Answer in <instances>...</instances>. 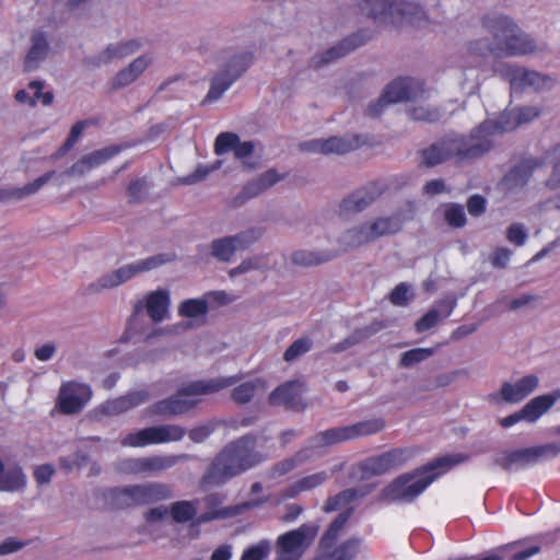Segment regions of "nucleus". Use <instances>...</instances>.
<instances>
[{
	"instance_id": "f257e3e1",
	"label": "nucleus",
	"mask_w": 560,
	"mask_h": 560,
	"mask_svg": "<svg viewBox=\"0 0 560 560\" xmlns=\"http://www.w3.org/2000/svg\"><path fill=\"white\" fill-rule=\"evenodd\" d=\"M540 115L536 106H523L503 112L495 119H487L468 136L450 133L421 151L423 164L435 166L450 160L456 163L479 159L494 148L493 138L515 130Z\"/></svg>"
},
{
	"instance_id": "f03ea898",
	"label": "nucleus",
	"mask_w": 560,
	"mask_h": 560,
	"mask_svg": "<svg viewBox=\"0 0 560 560\" xmlns=\"http://www.w3.org/2000/svg\"><path fill=\"white\" fill-rule=\"evenodd\" d=\"M257 436L248 433L229 442L212 459L203 480L212 486H222L264 462L256 450Z\"/></svg>"
},
{
	"instance_id": "7ed1b4c3",
	"label": "nucleus",
	"mask_w": 560,
	"mask_h": 560,
	"mask_svg": "<svg viewBox=\"0 0 560 560\" xmlns=\"http://www.w3.org/2000/svg\"><path fill=\"white\" fill-rule=\"evenodd\" d=\"M466 460V456L460 454L446 455L436 458L422 470H417L413 474H404L394 479L387 487H385L380 495V502H411L424 489L433 482V480L443 471L448 470L455 465Z\"/></svg>"
},
{
	"instance_id": "20e7f679",
	"label": "nucleus",
	"mask_w": 560,
	"mask_h": 560,
	"mask_svg": "<svg viewBox=\"0 0 560 560\" xmlns=\"http://www.w3.org/2000/svg\"><path fill=\"white\" fill-rule=\"evenodd\" d=\"M482 26L490 37L493 55L521 57L537 51L536 40L510 15H487L482 19Z\"/></svg>"
},
{
	"instance_id": "39448f33",
	"label": "nucleus",
	"mask_w": 560,
	"mask_h": 560,
	"mask_svg": "<svg viewBox=\"0 0 560 560\" xmlns=\"http://www.w3.org/2000/svg\"><path fill=\"white\" fill-rule=\"evenodd\" d=\"M240 380L238 376H220L211 380L191 382L182 386L177 393L160 400L151 407L152 413L161 416H178L195 408L200 401L198 395H209L231 387Z\"/></svg>"
},
{
	"instance_id": "423d86ee",
	"label": "nucleus",
	"mask_w": 560,
	"mask_h": 560,
	"mask_svg": "<svg viewBox=\"0 0 560 560\" xmlns=\"http://www.w3.org/2000/svg\"><path fill=\"white\" fill-rule=\"evenodd\" d=\"M253 52L248 50L228 49L218 55V70L210 80L206 101L214 102L222 97L231 85L252 66Z\"/></svg>"
},
{
	"instance_id": "0eeeda50",
	"label": "nucleus",
	"mask_w": 560,
	"mask_h": 560,
	"mask_svg": "<svg viewBox=\"0 0 560 560\" xmlns=\"http://www.w3.org/2000/svg\"><path fill=\"white\" fill-rule=\"evenodd\" d=\"M175 260V254L162 253L124 265L102 275L100 278L91 282L86 287L85 291L89 294H101L105 291L118 288L140 273L154 270Z\"/></svg>"
},
{
	"instance_id": "6e6552de",
	"label": "nucleus",
	"mask_w": 560,
	"mask_h": 560,
	"mask_svg": "<svg viewBox=\"0 0 560 560\" xmlns=\"http://www.w3.org/2000/svg\"><path fill=\"white\" fill-rule=\"evenodd\" d=\"M350 511L339 514L319 539L317 553L313 560H353L361 550L362 539L351 537L337 545Z\"/></svg>"
},
{
	"instance_id": "1a4fd4ad",
	"label": "nucleus",
	"mask_w": 560,
	"mask_h": 560,
	"mask_svg": "<svg viewBox=\"0 0 560 560\" xmlns=\"http://www.w3.org/2000/svg\"><path fill=\"white\" fill-rule=\"evenodd\" d=\"M171 498L172 487L159 481L128 485L113 490V500L118 508L149 505Z\"/></svg>"
},
{
	"instance_id": "9d476101",
	"label": "nucleus",
	"mask_w": 560,
	"mask_h": 560,
	"mask_svg": "<svg viewBox=\"0 0 560 560\" xmlns=\"http://www.w3.org/2000/svg\"><path fill=\"white\" fill-rule=\"evenodd\" d=\"M425 96L423 83L411 78H398L392 81L383 94L368 107V115L377 117L389 104L422 101Z\"/></svg>"
},
{
	"instance_id": "9b49d317",
	"label": "nucleus",
	"mask_w": 560,
	"mask_h": 560,
	"mask_svg": "<svg viewBox=\"0 0 560 560\" xmlns=\"http://www.w3.org/2000/svg\"><path fill=\"white\" fill-rule=\"evenodd\" d=\"M189 458L188 454L130 457L119 460L116 468L125 475L148 477L159 475Z\"/></svg>"
},
{
	"instance_id": "f8f14e48",
	"label": "nucleus",
	"mask_w": 560,
	"mask_h": 560,
	"mask_svg": "<svg viewBox=\"0 0 560 560\" xmlns=\"http://www.w3.org/2000/svg\"><path fill=\"white\" fill-rule=\"evenodd\" d=\"M498 72L509 82L511 90L514 92H525L527 90L545 92L551 90L555 85V79L550 75L518 65L501 63Z\"/></svg>"
},
{
	"instance_id": "ddd939ff",
	"label": "nucleus",
	"mask_w": 560,
	"mask_h": 560,
	"mask_svg": "<svg viewBox=\"0 0 560 560\" xmlns=\"http://www.w3.org/2000/svg\"><path fill=\"white\" fill-rule=\"evenodd\" d=\"M317 533V525L303 524L296 529L280 535L276 541L277 560H300L313 544Z\"/></svg>"
},
{
	"instance_id": "4468645a",
	"label": "nucleus",
	"mask_w": 560,
	"mask_h": 560,
	"mask_svg": "<svg viewBox=\"0 0 560 560\" xmlns=\"http://www.w3.org/2000/svg\"><path fill=\"white\" fill-rule=\"evenodd\" d=\"M559 454L560 444L553 442L503 453L494 458V464L504 470H512L535 464L539 460L556 457Z\"/></svg>"
},
{
	"instance_id": "2eb2a0df",
	"label": "nucleus",
	"mask_w": 560,
	"mask_h": 560,
	"mask_svg": "<svg viewBox=\"0 0 560 560\" xmlns=\"http://www.w3.org/2000/svg\"><path fill=\"white\" fill-rule=\"evenodd\" d=\"M186 434V429L178 424L153 425L127 434L121 440V445L142 447L150 444L179 442Z\"/></svg>"
},
{
	"instance_id": "dca6fc26",
	"label": "nucleus",
	"mask_w": 560,
	"mask_h": 560,
	"mask_svg": "<svg viewBox=\"0 0 560 560\" xmlns=\"http://www.w3.org/2000/svg\"><path fill=\"white\" fill-rule=\"evenodd\" d=\"M92 395L89 385L74 381L66 382L59 388L56 406L65 415H77L91 400Z\"/></svg>"
},
{
	"instance_id": "f3484780",
	"label": "nucleus",
	"mask_w": 560,
	"mask_h": 560,
	"mask_svg": "<svg viewBox=\"0 0 560 560\" xmlns=\"http://www.w3.org/2000/svg\"><path fill=\"white\" fill-rule=\"evenodd\" d=\"M409 454L407 450L393 448L377 456H372L360 463L363 478L381 476L405 464Z\"/></svg>"
},
{
	"instance_id": "a211bd4d",
	"label": "nucleus",
	"mask_w": 560,
	"mask_h": 560,
	"mask_svg": "<svg viewBox=\"0 0 560 560\" xmlns=\"http://www.w3.org/2000/svg\"><path fill=\"white\" fill-rule=\"evenodd\" d=\"M361 144L359 136L330 137L327 139H312L301 143V149L310 153L346 154Z\"/></svg>"
},
{
	"instance_id": "6ab92c4d",
	"label": "nucleus",
	"mask_w": 560,
	"mask_h": 560,
	"mask_svg": "<svg viewBox=\"0 0 560 560\" xmlns=\"http://www.w3.org/2000/svg\"><path fill=\"white\" fill-rule=\"evenodd\" d=\"M390 26L408 23L412 26L428 27L432 21L421 4L411 0H394Z\"/></svg>"
},
{
	"instance_id": "aec40b11",
	"label": "nucleus",
	"mask_w": 560,
	"mask_h": 560,
	"mask_svg": "<svg viewBox=\"0 0 560 560\" xmlns=\"http://www.w3.org/2000/svg\"><path fill=\"white\" fill-rule=\"evenodd\" d=\"M170 291L166 289H158L145 294L143 299L135 305L133 313L138 314L144 310L149 318L153 323L159 324L170 317Z\"/></svg>"
},
{
	"instance_id": "412c9836",
	"label": "nucleus",
	"mask_w": 560,
	"mask_h": 560,
	"mask_svg": "<svg viewBox=\"0 0 560 560\" xmlns=\"http://www.w3.org/2000/svg\"><path fill=\"white\" fill-rule=\"evenodd\" d=\"M383 192L384 189L380 184L370 183L343 198L339 203V211L341 214L362 212L374 203Z\"/></svg>"
},
{
	"instance_id": "4be33fe9",
	"label": "nucleus",
	"mask_w": 560,
	"mask_h": 560,
	"mask_svg": "<svg viewBox=\"0 0 560 560\" xmlns=\"http://www.w3.org/2000/svg\"><path fill=\"white\" fill-rule=\"evenodd\" d=\"M540 166L536 159H526L514 165L502 178L500 186L505 195L520 192L529 182L534 171Z\"/></svg>"
},
{
	"instance_id": "5701e85b",
	"label": "nucleus",
	"mask_w": 560,
	"mask_h": 560,
	"mask_svg": "<svg viewBox=\"0 0 560 560\" xmlns=\"http://www.w3.org/2000/svg\"><path fill=\"white\" fill-rule=\"evenodd\" d=\"M149 393L147 390H137L128 393L114 399L106 400L97 408L94 409L95 418L113 417L126 412L137 406H140L149 400Z\"/></svg>"
},
{
	"instance_id": "b1692460",
	"label": "nucleus",
	"mask_w": 560,
	"mask_h": 560,
	"mask_svg": "<svg viewBox=\"0 0 560 560\" xmlns=\"http://www.w3.org/2000/svg\"><path fill=\"white\" fill-rule=\"evenodd\" d=\"M539 385V378L535 374H528L514 383L503 382L498 394L491 395L492 400L499 397L508 404H517L536 390Z\"/></svg>"
},
{
	"instance_id": "393cba45",
	"label": "nucleus",
	"mask_w": 560,
	"mask_h": 560,
	"mask_svg": "<svg viewBox=\"0 0 560 560\" xmlns=\"http://www.w3.org/2000/svg\"><path fill=\"white\" fill-rule=\"evenodd\" d=\"M393 7L394 0H353L354 12L378 26H390Z\"/></svg>"
},
{
	"instance_id": "a878e982",
	"label": "nucleus",
	"mask_w": 560,
	"mask_h": 560,
	"mask_svg": "<svg viewBox=\"0 0 560 560\" xmlns=\"http://www.w3.org/2000/svg\"><path fill=\"white\" fill-rule=\"evenodd\" d=\"M25 483L26 477L22 468L11 463L10 452L5 447H0V491H19Z\"/></svg>"
},
{
	"instance_id": "bb28decb",
	"label": "nucleus",
	"mask_w": 560,
	"mask_h": 560,
	"mask_svg": "<svg viewBox=\"0 0 560 560\" xmlns=\"http://www.w3.org/2000/svg\"><path fill=\"white\" fill-rule=\"evenodd\" d=\"M368 40V37L363 33H353L339 43L323 51L322 54L315 55L312 58V65L315 68H320L328 65L362 46Z\"/></svg>"
},
{
	"instance_id": "cd10ccee",
	"label": "nucleus",
	"mask_w": 560,
	"mask_h": 560,
	"mask_svg": "<svg viewBox=\"0 0 560 560\" xmlns=\"http://www.w3.org/2000/svg\"><path fill=\"white\" fill-rule=\"evenodd\" d=\"M280 180L281 176L275 170H268L247 182L240 194L231 200L230 205L235 208L241 207L248 200L258 197Z\"/></svg>"
},
{
	"instance_id": "c85d7f7f",
	"label": "nucleus",
	"mask_w": 560,
	"mask_h": 560,
	"mask_svg": "<svg viewBox=\"0 0 560 560\" xmlns=\"http://www.w3.org/2000/svg\"><path fill=\"white\" fill-rule=\"evenodd\" d=\"M304 390L303 382L289 381L275 388L269 394L268 401L272 406H283L288 409L298 410L303 407L302 395Z\"/></svg>"
},
{
	"instance_id": "c756f323",
	"label": "nucleus",
	"mask_w": 560,
	"mask_h": 560,
	"mask_svg": "<svg viewBox=\"0 0 560 560\" xmlns=\"http://www.w3.org/2000/svg\"><path fill=\"white\" fill-rule=\"evenodd\" d=\"M412 214L406 215L401 211H396L390 215L375 217L368 222L373 241L395 235L402 230L406 221L410 220Z\"/></svg>"
},
{
	"instance_id": "7c9ffc66",
	"label": "nucleus",
	"mask_w": 560,
	"mask_h": 560,
	"mask_svg": "<svg viewBox=\"0 0 560 560\" xmlns=\"http://www.w3.org/2000/svg\"><path fill=\"white\" fill-rule=\"evenodd\" d=\"M56 175V171H49L33 182L22 187L0 188V203L9 201H22L37 194Z\"/></svg>"
},
{
	"instance_id": "2f4dec72",
	"label": "nucleus",
	"mask_w": 560,
	"mask_h": 560,
	"mask_svg": "<svg viewBox=\"0 0 560 560\" xmlns=\"http://www.w3.org/2000/svg\"><path fill=\"white\" fill-rule=\"evenodd\" d=\"M237 376L240 380L232 385L234 387L230 396L232 401L238 406L249 404L256 396L264 394L268 388V384L262 377H254L237 384L242 380V375Z\"/></svg>"
},
{
	"instance_id": "473e14b6",
	"label": "nucleus",
	"mask_w": 560,
	"mask_h": 560,
	"mask_svg": "<svg viewBox=\"0 0 560 560\" xmlns=\"http://www.w3.org/2000/svg\"><path fill=\"white\" fill-rule=\"evenodd\" d=\"M559 399L560 389L534 397L522 408L524 420L529 423L536 422L541 416L547 413Z\"/></svg>"
},
{
	"instance_id": "72a5a7b5",
	"label": "nucleus",
	"mask_w": 560,
	"mask_h": 560,
	"mask_svg": "<svg viewBox=\"0 0 560 560\" xmlns=\"http://www.w3.org/2000/svg\"><path fill=\"white\" fill-rule=\"evenodd\" d=\"M152 59L142 55L132 60L127 67L119 70L112 80L113 90L124 89L133 83L151 65Z\"/></svg>"
},
{
	"instance_id": "f704fd0d",
	"label": "nucleus",
	"mask_w": 560,
	"mask_h": 560,
	"mask_svg": "<svg viewBox=\"0 0 560 560\" xmlns=\"http://www.w3.org/2000/svg\"><path fill=\"white\" fill-rule=\"evenodd\" d=\"M140 48V43L136 39L120 42L108 45L91 59L95 67L107 65L115 59H122L136 52Z\"/></svg>"
},
{
	"instance_id": "c9c22d12",
	"label": "nucleus",
	"mask_w": 560,
	"mask_h": 560,
	"mask_svg": "<svg viewBox=\"0 0 560 560\" xmlns=\"http://www.w3.org/2000/svg\"><path fill=\"white\" fill-rule=\"evenodd\" d=\"M337 257L334 250L296 249L290 255V262L298 267L310 268L326 264Z\"/></svg>"
},
{
	"instance_id": "e433bc0d",
	"label": "nucleus",
	"mask_w": 560,
	"mask_h": 560,
	"mask_svg": "<svg viewBox=\"0 0 560 560\" xmlns=\"http://www.w3.org/2000/svg\"><path fill=\"white\" fill-rule=\"evenodd\" d=\"M384 327H385V325L382 322H373L365 327L358 328L353 332H351L348 337H346L343 340L330 346L328 349V352L341 353L343 351H347L351 347H353V346L369 339L373 335L377 334Z\"/></svg>"
},
{
	"instance_id": "4c0bfd02",
	"label": "nucleus",
	"mask_w": 560,
	"mask_h": 560,
	"mask_svg": "<svg viewBox=\"0 0 560 560\" xmlns=\"http://www.w3.org/2000/svg\"><path fill=\"white\" fill-rule=\"evenodd\" d=\"M49 44L44 32L36 31L31 36V47L24 60L26 71L35 70L47 57Z\"/></svg>"
},
{
	"instance_id": "58836bf2",
	"label": "nucleus",
	"mask_w": 560,
	"mask_h": 560,
	"mask_svg": "<svg viewBox=\"0 0 560 560\" xmlns=\"http://www.w3.org/2000/svg\"><path fill=\"white\" fill-rule=\"evenodd\" d=\"M343 442H348L345 428L335 427L313 435L308 440V445L306 448L310 450V454L312 455V452L315 450L331 447Z\"/></svg>"
},
{
	"instance_id": "ea45409f",
	"label": "nucleus",
	"mask_w": 560,
	"mask_h": 560,
	"mask_svg": "<svg viewBox=\"0 0 560 560\" xmlns=\"http://www.w3.org/2000/svg\"><path fill=\"white\" fill-rule=\"evenodd\" d=\"M265 233V229L260 226H252L243 230L234 235L225 236L233 250L241 252L250 247L253 244L258 242Z\"/></svg>"
},
{
	"instance_id": "a19ab883",
	"label": "nucleus",
	"mask_w": 560,
	"mask_h": 560,
	"mask_svg": "<svg viewBox=\"0 0 560 560\" xmlns=\"http://www.w3.org/2000/svg\"><path fill=\"white\" fill-rule=\"evenodd\" d=\"M270 269L269 255L257 254L249 256L241 261V264L229 270V276L235 278L249 271H267Z\"/></svg>"
},
{
	"instance_id": "79ce46f5",
	"label": "nucleus",
	"mask_w": 560,
	"mask_h": 560,
	"mask_svg": "<svg viewBox=\"0 0 560 560\" xmlns=\"http://www.w3.org/2000/svg\"><path fill=\"white\" fill-rule=\"evenodd\" d=\"M418 102L419 101L412 103V105L407 108L408 117L423 122H434L441 118L442 114L439 108Z\"/></svg>"
},
{
	"instance_id": "37998d69",
	"label": "nucleus",
	"mask_w": 560,
	"mask_h": 560,
	"mask_svg": "<svg viewBox=\"0 0 560 560\" xmlns=\"http://www.w3.org/2000/svg\"><path fill=\"white\" fill-rule=\"evenodd\" d=\"M314 346V341L308 336H301L295 339L283 352V361L294 363L304 354L308 353Z\"/></svg>"
},
{
	"instance_id": "c03bdc74",
	"label": "nucleus",
	"mask_w": 560,
	"mask_h": 560,
	"mask_svg": "<svg viewBox=\"0 0 560 560\" xmlns=\"http://www.w3.org/2000/svg\"><path fill=\"white\" fill-rule=\"evenodd\" d=\"M208 311V302L203 299H188L178 306V315L190 319L205 317Z\"/></svg>"
},
{
	"instance_id": "a18cd8bd",
	"label": "nucleus",
	"mask_w": 560,
	"mask_h": 560,
	"mask_svg": "<svg viewBox=\"0 0 560 560\" xmlns=\"http://www.w3.org/2000/svg\"><path fill=\"white\" fill-rule=\"evenodd\" d=\"M198 501H177L171 504L170 514L174 522L186 523L197 514Z\"/></svg>"
},
{
	"instance_id": "49530a36",
	"label": "nucleus",
	"mask_w": 560,
	"mask_h": 560,
	"mask_svg": "<svg viewBox=\"0 0 560 560\" xmlns=\"http://www.w3.org/2000/svg\"><path fill=\"white\" fill-rule=\"evenodd\" d=\"M192 326L190 322H179L164 327H156L145 335L144 340L152 342L160 338L177 336L192 328Z\"/></svg>"
},
{
	"instance_id": "de8ad7c7",
	"label": "nucleus",
	"mask_w": 560,
	"mask_h": 560,
	"mask_svg": "<svg viewBox=\"0 0 560 560\" xmlns=\"http://www.w3.org/2000/svg\"><path fill=\"white\" fill-rule=\"evenodd\" d=\"M327 479H328V475L325 471H319V472L303 477L289 488L288 495L295 497L298 493H300L302 491H308L313 488L320 486Z\"/></svg>"
},
{
	"instance_id": "09e8293b",
	"label": "nucleus",
	"mask_w": 560,
	"mask_h": 560,
	"mask_svg": "<svg viewBox=\"0 0 560 560\" xmlns=\"http://www.w3.org/2000/svg\"><path fill=\"white\" fill-rule=\"evenodd\" d=\"M434 353L431 348H415L404 352L399 359V366L401 368H412L413 365L425 361Z\"/></svg>"
},
{
	"instance_id": "8fccbe9b",
	"label": "nucleus",
	"mask_w": 560,
	"mask_h": 560,
	"mask_svg": "<svg viewBox=\"0 0 560 560\" xmlns=\"http://www.w3.org/2000/svg\"><path fill=\"white\" fill-rule=\"evenodd\" d=\"M311 457L308 448H302L295 453V455L291 458H287L282 462H279L273 467V474L278 476H282L296 467L298 464H301L307 460Z\"/></svg>"
},
{
	"instance_id": "3c124183",
	"label": "nucleus",
	"mask_w": 560,
	"mask_h": 560,
	"mask_svg": "<svg viewBox=\"0 0 560 560\" xmlns=\"http://www.w3.org/2000/svg\"><path fill=\"white\" fill-rule=\"evenodd\" d=\"M337 244H338V249L334 250V253H337V256H339L341 254L349 253L351 250H354V249L361 247L359 244V240H358L354 226H351V228L347 229L346 231H343L339 235V237L337 240Z\"/></svg>"
},
{
	"instance_id": "603ef678",
	"label": "nucleus",
	"mask_w": 560,
	"mask_h": 560,
	"mask_svg": "<svg viewBox=\"0 0 560 560\" xmlns=\"http://www.w3.org/2000/svg\"><path fill=\"white\" fill-rule=\"evenodd\" d=\"M92 170H93V167L91 165V162H89L86 156L83 155L72 166H70L66 171L61 172L60 174H58L56 179H57L58 185H62L63 182H65V178H67V177H81V176L88 174Z\"/></svg>"
},
{
	"instance_id": "864d4df0",
	"label": "nucleus",
	"mask_w": 560,
	"mask_h": 560,
	"mask_svg": "<svg viewBox=\"0 0 560 560\" xmlns=\"http://www.w3.org/2000/svg\"><path fill=\"white\" fill-rule=\"evenodd\" d=\"M444 220L452 228H463L466 224L464 207L458 203L446 205L444 210Z\"/></svg>"
},
{
	"instance_id": "5fc2aeb1",
	"label": "nucleus",
	"mask_w": 560,
	"mask_h": 560,
	"mask_svg": "<svg viewBox=\"0 0 560 560\" xmlns=\"http://www.w3.org/2000/svg\"><path fill=\"white\" fill-rule=\"evenodd\" d=\"M210 249L211 255L215 259L224 262L230 261L235 254V252L232 248V245L230 244L225 236L213 240L210 244Z\"/></svg>"
},
{
	"instance_id": "6e6d98bb",
	"label": "nucleus",
	"mask_w": 560,
	"mask_h": 560,
	"mask_svg": "<svg viewBox=\"0 0 560 560\" xmlns=\"http://www.w3.org/2000/svg\"><path fill=\"white\" fill-rule=\"evenodd\" d=\"M221 423L222 421L220 420H210L189 430L187 432L188 436L194 443H202L214 432L217 427Z\"/></svg>"
},
{
	"instance_id": "4d7b16f0",
	"label": "nucleus",
	"mask_w": 560,
	"mask_h": 560,
	"mask_svg": "<svg viewBox=\"0 0 560 560\" xmlns=\"http://www.w3.org/2000/svg\"><path fill=\"white\" fill-rule=\"evenodd\" d=\"M413 299L410 284L401 282L389 294V301L395 306H407Z\"/></svg>"
},
{
	"instance_id": "13d9d810",
	"label": "nucleus",
	"mask_w": 560,
	"mask_h": 560,
	"mask_svg": "<svg viewBox=\"0 0 560 560\" xmlns=\"http://www.w3.org/2000/svg\"><path fill=\"white\" fill-rule=\"evenodd\" d=\"M238 136L234 132H221L214 141V152L218 155L224 154L229 151H233L238 142Z\"/></svg>"
},
{
	"instance_id": "bf43d9fd",
	"label": "nucleus",
	"mask_w": 560,
	"mask_h": 560,
	"mask_svg": "<svg viewBox=\"0 0 560 560\" xmlns=\"http://www.w3.org/2000/svg\"><path fill=\"white\" fill-rule=\"evenodd\" d=\"M357 490L355 489H347L342 492L338 493L337 495L329 498L325 504V511L326 512H332L338 510L339 508L350 503L357 498Z\"/></svg>"
},
{
	"instance_id": "052dcab7",
	"label": "nucleus",
	"mask_w": 560,
	"mask_h": 560,
	"mask_svg": "<svg viewBox=\"0 0 560 560\" xmlns=\"http://www.w3.org/2000/svg\"><path fill=\"white\" fill-rule=\"evenodd\" d=\"M270 550V542L268 540H260L258 544L253 545L244 550L241 560H264L268 557Z\"/></svg>"
},
{
	"instance_id": "680f3d73",
	"label": "nucleus",
	"mask_w": 560,
	"mask_h": 560,
	"mask_svg": "<svg viewBox=\"0 0 560 560\" xmlns=\"http://www.w3.org/2000/svg\"><path fill=\"white\" fill-rule=\"evenodd\" d=\"M89 462V456L83 452H75L69 456L59 458V465L65 470L79 469L85 466Z\"/></svg>"
},
{
	"instance_id": "e2e57ef3",
	"label": "nucleus",
	"mask_w": 560,
	"mask_h": 560,
	"mask_svg": "<svg viewBox=\"0 0 560 560\" xmlns=\"http://www.w3.org/2000/svg\"><path fill=\"white\" fill-rule=\"evenodd\" d=\"M119 152L117 147L103 148L85 154L93 168L104 164Z\"/></svg>"
},
{
	"instance_id": "0e129e2a",
	"label": "nucleus",
	"mask_w": 560,
	"mask_h": 560,
	"mask_svg": "<svg viewBox=\"0 0 560 560\" xmlns=\"http://www.w3.org/2000/svg\"><path fill=\"white\" fill-rule=\"evenodd\" d=\"M221 166V162L218 161L211 166L199 165L195 172L188 176L182 178V183L185 185H194L203 180L211 172L218 170Z\"/></svg>"
},
{
	"instance_id": "69168bd1",
	"label": "nucleus",
	"mask_w": 560,
	"mask_h": 560,
	"mask_svg": "<svg viewBox=\"0 0 560 560\" xmlns=\"http://www.w3.org/2000/svg\"><path fill=\"white\" fill-rule=\"evenodd\" d=\"M527 236V231L521 223H512L506 229V240L515 246L524 245Z\"/></svg>"
},
{
	"instance_id": "338daca9",
	"label": "nucleus",
	"mask_w": 560,
	"mask_h": 560,
	"mask_svg": "<svg viewBox=\"0 0 560 560\" xmlns=\"http://www.w3.org/2000/svg\"><path fill=\"white\" fill-rule=\"evenodd\" d=\"M127 191L130 203L140 202L147 197L148 185L144 179H136L129 184Z\"/></svg>"
},
{
	"instance_id": "774afa93",
	"label": "nucleus",
	"mask_w": 560,
	"mask_h": 560,
	"mask_svg": "<svg viewBox=\"0 0 560 560\" xmlns=\"http://www.w3.org/2000/svg\"><path fill=\"white\" fill-rule=\"evenodd\" d=\"M440 320V313L435 308L429 310L421 318H419L415 328L418 332H423L434 327Z\"/></svg>"
}]
</instances>
